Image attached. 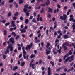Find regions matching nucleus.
I'll return each mask as SVG.
<instances>
[{
    "label": "nucleus",
    "mask_w": 75,
    "mask_h": 75,
    "mask_svg": "<svg viewBox=\"0 0 75 75\" xmlns=\"http://www.w3.org/2000/svg\"><path fill=\"white\" fill-rule=\"evenodd\" d=\"M61 68L60 67L59 68L56 69V71H57V72H59V71H60V70H61Z\"/></svg>",
    "instance_id": "nucleus-36"
},
{
    "label": "nucleus",
    "mask_w": 75,
    "mask_h": 75,
    "mask_svg": "<svg viewBox=\"0 0 75 75\" xmlns=\"http://www.w3.org/2000/svg\"><path fill=\"white\" fill-rule=\"evenodd\" d=\"M41 33H39L38 35V37H39V38H40V37H41Z\"/></svg>",
    "instance_id": "nucleus-60"
},
{
    "label": "nucleus",
    "mask_w": 75,
    "mask_h": 75,
    "mask_svg": "<svg viewBox=\"0 0 75 75\" xmlns=\"http://www.w3.org/2000/svg\"><path fill=\"white\" fill-rule=\"evenodd\" d=\"M11 48V46L9 45L8 46L7 48V50H8L9 49H10V48Z\"/></svg>",
    "instance_id": "nucleus-55"
},
{
    "label": "nucleus",
    "mask_w": 75,
    "mask_h": 75,
    "mask_svg": "<svg viewBox=\"0 0 75 75\" xmlns=\"http://www.w3.org/2000/svg\"><path fill=\"white\" fill-rule=\"evenodd\" d=\"M67 18V16L66 14H64L62 16L60 17V19H66Z\"/></svg>",
    "instance_id": "nucleus-4"
},
{
    "label": "nucleus",
    "mask_w": 75,
    "mask_h": 75,
    "mask_svg": "<svg viewBox=\"0 0 75 75\" xmlns=\"http://www.w3.org/2000/svg\"><path fill=\"white\" fill-rule=\"evenodd\" d=\"M35 54H31L30 56V58L32 59L33 58H35Z\"/></svg>",
    "instance_id": "nucleus-14"
},
{
    "label": "nucleus",
    "mask_w": 75,
    "mask_h": 75,
    "mask_svg": "<svg viewBox=\"0 0 75 75\" xmlns=\"http://www.w3.org/2000/svg\"><path fill=\"white\" fill-rule=\"evenodd\" d=\"M6 51L8 53V54H9V52H10V51H9V50H8V49H7L6 50Z\"/></svg>",
    "instance_id": "nucleus-58"
},
{
    "label": "nucleus",
    "mask_w": 75,
    "mask_h": 75,
    "mask_svg": "<svg viewBox=\"0 0 75 75\" xmlns=\"http://www.w3.org/2000/svg\"><path fill=\"white\" fill-rule=\"evenodd\" d=\"M67 75V74H66L65 73H64L62 74H60V75Z\"/></svg>",
    "instance_id": "nucleus-63"
},
{
    "label": "nucleus",
    "mask_w": 75,
    "mask_h": 75,
    "mask_svg": "<svg viewBox=\"0 0 75 75\" xmlns=\"http://www.w3.org/2000/svg\"><path fill=\"white\" fill-rule=\"evenodd\" d=\"M7 33V31H6V30H4V35H6Z\"/></svg>",
    "instance_id": "nucleus-19"
},
{
    "label": "nucleus",
    "mask_w": 75,
    "mask_h": 75,
    "mask_svg": "<svg viewBox=\"0 0 75 75\" xmlns=\"http://www.w3.org/2000/svg\"><path fill=\"white\" fill-rule=\"evenodd\" d=\"M57 7L58 8H61V5L58 4L57 5Z\"/></svg>",
    "instance_id": "nucleus-49"
},
{
    "label": "nucleus",
    "mask_w": 75,
    "mask_h": 75,
    "mask_svg": "<svg viewBox=\"0 0 75 75\" xmlns=\"http://www.w3.org/2000/svg\"><path fill=\"white\" fill-rule=\"evenodd\" d=\"M34 62V59H32L30 63V66L31 67H32L33 69H35V64H32V63Z\"/></svg>",
    "instance_id": "nucleus-3"
},
{
    "label": "nucleus",
    "mask_w": 75,
    "mask_h": 75,
    "mask_svg": "<svg viewBox=\"0 0 75 75\" xmlns=\"http://www.w3.org/2000/svg\"><path fill=\"white\" fill-rule=\"evenodd\" d=\"M11 43H12V44H14L15 43V41H14V38L13 37L11 38L9 40Z\"/></svg>",
    "instance_id": "nucleus-2"
},
{
    "label": "nucleus",
    "mask_w": 75,
    "mask_h": 75,
    "mask_svg": "<svg viewBox=\"0 0 75 75\" xmlns=\"http://www.w3.org/2000/svg\"><path fill=\"white\" fill-rule=\"evenodd\" d=\"M57 42H59V40L58 39H56L55 41V47H57V45L58 44V43H57Z\"/></svg>",
    "instance_id": "nucleus-7"
},
{
    "label": "nucleus",
    "mask_w": 75,
    "mask_h": 75,
    "mask_svg": "<svg viewBox=\"0 0 75 75\" xmlns=\"http://www.w3.org/2000/svg\"><path fill=\"white\" fill-rule=\"evenodd\" d=\"M50 52L51 50H48L47 52H46V54H47V55H49Z\"/></svg>",
    "instance_id": "nucleus-25"
},
{
    "label": "nucleus",
    "mask_w": 75,
    "mask_h": 75,
    "mask_svg": "<svg viewBox=\"0 0 75 75\" xmlns=\"http://www.w3.org/2000/svg\"><path fill=\"white\" fill-rule=\"evenodd\" d=\"M6 20H4L2 21V23H6Z\"/></svg>",
    "instance_id": "nucleus-52"
},
{
    "label": "nucleus",
    "mask_w": 75,
    "mask_h": 75,
    "mask_svg": "<svg viewBox=\"0 0 75 75\" xmlns=\"http://www.w3.org/2000/svg\"><path fill=\"white\" fill-rule=\"evenodd\" d=\"M49 10L48 11V13H49V12H50L51 13H52V10H53V9L51 8H51L50 7L48 8Z\"/></svg>",
    "instance_id": "nucleus-8"
},
{
    "label": "nucleus",
    "mask_w": 75,
    "mask_h": 75,
    "mask_svg": "<svg viewBox=\"0 0 75 75\" xmlns=\"http://www.w3.org/2000/svg\"><path fill=\"white\" fill-rule=\"evenodd\" d=\"M68 57V54H66V55H65L63 57V59L64 60H65V58H66V57Z\"/></svg>",
    "instance_id": "nucleus-31"
},
{
    "label": "nucleus",
    "mask_w": 75,
    "mask_h": 75,
    "mask_svg": "<svg viewBox=\"0 0 75 75\" xmlns=\"http://www.w3.org/2000/svg\"><path fill=\"white\" fill-rule=\"evenodd\" d=\"M43 62V61H42V60H40L39 61V65H41V63Z\"/></svg>",
    "instance_id": "nucleus-30"
},
{
    "label": "nucleus",
    "mask_w": 75,
    "mask_h": 75,
    "mask_svg": "<svg viewBox=\"0 0 75 75\" xmlns=\"http://www.w3.org/2000/svg\"><path fill=\"white\" fill-rule=\"evenodd\" d=\"M12 23H11V25H12V26L13 27H15L16 26V25H15V24H14V23H15V21H11Z\"/></svg>",
    "instance_id": "nucleus-10"
},
{
    "label": "nucleus",
    "mask_w": 75,
    "mask_h": 75,
    "mask_svg": "<svg viewBox=\"0 0 75 75\" xmlns=\"http://www.w3.org/2000/svg\"><path fill=\"white\" fill-rule=\"evenodd\" d=\"M48 75H51L52 74V73L51 72V71H47Z\"/></svg>",
    "instance_id": "nucleus-27"
},
{
    "label": "nucleus",
    "mask_w": 75,
    "mask_h": 75,
    "mask_svg": "<svg viewBox=\"0 0 75 75\" xmlns=\"http://www.w3.org/2000/svg\"><path fill=\"white\" fill-rule=\"evenodd\" d=\"M57 51H58L59 54H61V49H60L58 50H57Z\"/></svg>",
    "instance_id": "nucleus-53"
},
{
    "label": "nucleus",
    "mask_w": 75,
    "mask_h": 75,
    "mask_svg": "<svg viewBox=\"0 0 75 75\" xmlns=\"http://www.w3.org/2000/svg\"><path fill=\"white\" fill-rule=\"evenodd\" d=\"M50 44L49 43H47L46 46L47 48H48L50 47Z\"/></svg>",
    "instance_id": "nucleus-24"
},
{
    "label": "nucleus",
    "mask_w": 75,
    "mask_h": 75,
    "mask_svg": "<svg viewBox=\"0 0 75 75\" xmlns=\"http://www.w3.org/2000/svg\"><path fill=\"white\" fill-rule=\"evenodd\" d=\"M33 15H34V17H36V13L34 12L33 13Z\"/></svg>",
    "instance_id": "nucleus-61"
},
{
    "label": "nucleus",
    "mask_w": 75,
    "mask_h": 75,
    "mask_svg": "<svg viewBox=\"0 0 75 75\" xmlns=\"http://www.w3.org/2000/svg\"><path fill=\"white\" fill-rule=\"evenodd\" d=\"M41 5H40L38 7V10H40V8H41Z\"/></svg>",
    "instance_id": "nucleus-59"
},
{
    "label": "nucleus",
    "mask_w": 75,
    "mask_h": 75,
    "mask_svg": "<svg viewBox=\"0 0 75 75\" xmlns=\"http://www.w3.org/2000/svg\"><path fill=\"white\" fill-rule=\"evenodd\" d=\"M72 27H73V30H75V24H73L72 25Z\"/></svg>",
    "instance_id": "nucleus-32"
},
{
    "label": "nucleus",
    "mask_w": 75,
    "mask_h": 75,
    "mask_svg": "<svg viewBox=\"0 0 75 75\" xmlns=\"http://www.w3.org/2000/svg\"><path fill=\"white\" fill-rule=\"evenodd\" d=\"M3 58L4 59H6V56L5 55H3Z\"/></svg>",
    "instance_id": "nucleus-41"
},
{
    "label": "nucleus",
    "mask_w": 75,
    "mask_h": 75,
    "mask_svg": "<svg viewBox=\"0 0 75 75\" xmlns=\"http://www.w3.org/2000/svg\"><path fill=\"white\" fill-rule=\"evenodd\" d=\"M58 11H59V9L58 8H57L56 11V9H55L54 10V13L55 14L56 13H58Z\"/></svg>",
    "instance_id": "nucleus-15"
},
{
    "label": "nucleus",
    "mask_w": 75,
    "mask_h": 75,
    "mask_svg": "<svg viewBox=\"0 0 75 75\" xmlns=\"http://www.w3.org/2000/svg\"><path fill=\"white\" fill-rule=\"evenodd\" d=\"M69 59H70V57H67L66 59L65 60L64 62H67L69 60Z\"/></svg>",
    "instance_id": "nucleus-22"
},
{
    "label": "nucleus",
    "mask_w": 75,
    "mask_h": 75,
    "mask_svg": "<svg viewBox=\"0 0 75 75\" xmlns=\"http://www.w3.org/2000/svg\"><path fill=\"white\" fill-rule=\"evenodd\" d=\"M20 38V36L19 35H17L16 37V39H18V38Z\"/></svg>",
    "instance_id": "nucleus-46"
},
{
    "label": "nucleus",
    "mask_w": 75,
    "mask_h": 75,
    "mask_svg": "<svg viewBox=\"0 0 75 75\" xmlns=\"http://www.w3.org/2000/svg\"><path fill=\"white\" fill-rule=\"evenodd\" d=\"M14 1V0H9V2L10 3H12Z\"/></svg>",
    "instance_id": "nucleus-47"
},
{
    "label": "nucleus",
    "mask_w": 75,
    "mask_h": 75,
    "mask_svg": "<svg viewBox=\"0 0 75 75\" xmlns=\"http://www.w3.org/2000/svg\"><path fill=\"white\" fill-rule=\"evenodd\" d=\"M32 22L33 23H37V21L35 19H33L32 20Z\"/></svg>",
    "instance_id": "nucleus-34"
},
{
    "label": "nucleus",
    "mask_w": 75,
    "mask_h": 75,
    "mask_svg": "<svg viewBox=\"0 0 75 75\" xmlns=\"http://www.w3.org/2000/svg\"><path fill=\"white\" fill-rule=\"evenodd\" d=\"M20 31H21L22 33H25L26 32V30H25L24 28H23V29H20Z\"/></svg>",
    "instance_id": "nucleus-6"
},
{
    "label": "nucleus",
    "mask_w": 75,
    "mask_h": 75,
    "mask_svg": "<svg viewBox=\"0 0 75 75\" xmlns=\"http://www.w3.org/2000/svg\"><path fill=\"white\" fill-rule=\"evenodd\" d=\"M44 8H42V10H41V11H40V13H43V12H44Z\"/></svg>",
    "instance_id": "nucleus-44"
},
{
    "label": "nucleus",
    "mask_w": 75,
    "mask_h": 75,
    "mask_svg": "<svg viewBox=\"0 0 75 75\" xmlns=\"http://www.w3.org/2000/svg\"><path fill=\"white\" fill-rule=\"evenodd\" d=\"M70 19H74V18H73V15H71L70 16Z\"/></svg>",
    "instance_id": "nucleus-35"
},
{
    "label": "nucleus",
    "mask_w": 75,
    "mask_h": 75,
    "mask_svg": "<svg viewBox=\"0 0 75 75\" xmlns=\"http://www.w3.org/2000/svg\"><path fill=\"white\" fill-rule=\"evenodd\" d=\"M11 15V12H9L8 15V17H10Z\"/></svg>",
    "instance_id": "nucleus-38"
},
{
    "label": "nucleus",
    "mask_w": 75,
    "mask_h": 75,
    "mask_svg": "<svg viewBox=\"0 0 75 75\" xmlns=\"http://www.w3.org/2000/svg\"><path fill=\"white\" fill-rule=\"evenodd\" d=\"M28 11V9H27L26 8H24L23 9L24 12L25 13H27V11Z\"/></svg>",
    "instance_id": "nucleus-21"
},
{
    "label": "nucleus",
    "mask_w": 75,
    "mask_h": 75,
    "mask_svg": "<svg viewBox=\"0 0 75 75\" xmlns=\"http://www.w3.org/2000/svg\"><path fill=\"white\" fill-rule=\"evenodd\" d=\"M40 42V40H37L35 41V43H37V42Z\"/></svg>",
    "instance_id": "nucleus-40"
},
{
    "label": "nucleus",
    "mask_w": 75,
    "mask_h": 75,
    "mask_svg": "<svg viewBox=\"0 0 75 75\" xmlns=\"http://www.w3.org/2000/svg\"><path fill=\"white\" fill-rule=\"evenodd\" d=\"M70 59L71 60H69V62H71L72 61H74V55H72L70 56Z\"/></svg>",
    "instance_id": "nucleus-5"
},
{
    "label": "nucleus",
    "mask_w": 75,
    "mask_h": 75,
    "mask_svg": "<svg viewBox=\"0 0 75 75\" xmlns=\"http://www.w3.org/2000/svg\"><path fill=\"white\" fill-rule=\"evenodd\" d=\"M29 22V20L28 19H26L25 20V24H27Z\"/></svg>",
    "instance_id": "nucleus-23"
},
{
    "label": "nucleus",
    "mask_w": 75,
    "mask_h": 75,
    "mask_svg": "<svg viewBox=\"0 0 75 75\" xmlns=\"http://www.w3.org/2000/svg\"><path fill=\"white\" fill-rule=\"evenodd\" d=\"M62 33H60L59 34V35H58L57 37V38L59 39V38H61V36H62Z\"/></svg>",
    "instance_id": "nucleus-16"
},
{
    "label": "nucleus",
    "mask_w": 75,
    "mask_h": 75,
    "mask_svg": "<svg viewBox=\"0 0 75 75\" xmlns=\"http://www.w3.org/2000/svg\"><path fill=\"white\" fill-rule=\"evenodd\" d=\"M19 4H21V3H24V1L23 0H20L19 1Z\"/></svg>",
    "instance_id": "nucleus-26"
},
{
    "label": "nucleus",
    "mask_w": 75,
    "mask_h": 75,
    "mask_svg": "<svg viewBox=\"0 0 75 75\" xmlns=\"http://www.w3.org/2000/svg\"><path fill=\"white\" fill-rule=\"evenodd\" d=\"M57 35V31H55L54 33V37H55Z\"/></svg>",
    "instance_id": "nucleus-39"
},
{
    "label": "nucleus",
    "mask_w": 75,
    "mask_h": 75,
    "mask_svg": "<svg viewBox=\"0 0 75 75\" xmlns=\"http://www.w3.org/2000/svg\"><path fill=\"white\" fill-rule=\"evenodd\" d=\"M11 35H14V37H16V36L17 35V34H16V33H15V32H12L11 34Z\"/></svg>",
    "instance_id": "nucleus-11"
},
{
    "label": "nucleus",
    "mask_w": 75,
    "mask_h": 75,
    "mask_svg": "<svg viewBox=\"0 0 75 75\" xmlns=\"http://www.w3.org/2000/svg\"><path fill=\"white\" fill-rule=\"evenodd\" d=\"M64 39H67L68 38L69 36L67 35H64Z\"/></svg>",
    "instance_id": "nucleus-12"
},
{
    "label": "nucleus",
    "mask_w": 75,
    "mask_h": 75,
    "mask_svg": "<svg viewBox=\"0 0 75 75\" xmlns=\"http://www.w3.org/2000/svg\"><path fill=\"white\" fill-rule=\"evenodd\" d=\"M18 69V67H17V66H16L14 67L13 69V71H16V69Z\"/></svg>",
    "instance_id": "nucleus-17"
},
{
    "label": "nucleus",
    "mask_w": 75,
    "mask_h": 75,
    "mask_svg": "<svg viewBox=\"0 0 75 75\" xmlns=\"http://www.w3.org/2000/svg\"><path fill=\"white\" fill-rule=\"evenodd\" d=\"M73 7H74V8L75 10V3H73Z\"/></svg>",
    "instance_id": "nucleus-62"
},
{
    "label": "nucleus",
    "mask_w": 75,
    "mask_h": 75,
    "mask_svg": "<svg viewBox=\"0 0 75 75\" xmlns=\"http://www.w3.org/2000/svg\"><path fill=\"white\" fill-rule=\"evenodd\" d=\"M10 51H13V47L11 46L10 48Z\"/></svg>",
    "instance_id": "nucleus-37"
},
{
    "label": "nucleus",
    "mask_w": 75,
    "mask_h": 75,
    "mask_svg": "<svg viewBox=\"0 0 75 75\" xmlns=\"http://www.w3.org/2000/svg\"><path fill=\"white\" fill-rule=\"evenodd\" d=\"M40 5L41 6H43V7H45V4H41Z\"/></svg>",
    "instance_id": "nucleus-54"
},
{
    "label": "nucleus",
    "mask_w": 75,
    "mask_h": 75,
    "mask_svg": "<svg viewBox=\"0 0 75 75\" xmlns=\"http://www.w3.org/2000/svg\"><path fill=\"white\" fill-rule=\"evenodd\" d=\"M62 46L63 48H64V50H67V49H68V47H67V46H64V44H63L62 45Z\"/></svg>",
    "instance_id": "nucleus-13"
},
{
    "label": "nucleus",
    "mask_w": 75,
    "mask_h": 75,
    "mask_svg": "<svg viewBox=\"0 0 75 75\" xmlns=\"http://www.w3.org/2000/svg\"><path fill=\"white\" fill-rule=\"evenodd\" d=\"M67 9L68 8L67 7V6H65L64 8V10H67Z\"/></svg>",
    "instance_id": "nucleus-57"
},
{
    "label": "nucleus",
    "mask_w": 75,
    "mask_h": 75,
    "mask_svg": "<svg viewBox=\"0 0 75 75\" xmlns=\"http://www.w3.org/2000/svg\"><path fill=\"white\" fill-rule=\"evenodd\" d=\"M10 23H9L8 22L5 24V26H7L8 25H10Z\"/></svg>",
    "instance_id": "nucleus-42"
},
{
    "label": "nucleus",
    "mask_w": 75,
    "mask_h": 75,
    "mask_svg": "<svg viewBox=\"0 0 75 75\" xmlns=\"http://www.w3.org/2000/svg\"><path fill=\"white\" fill-rule=\"evenodd\" d=\"M28 4H26L24 6V7L25 8H28Z\"/></svg>",
    "instance_id": "nucleus-45"
},
{
    "label": "nucleus",
    "mask_w": 75,
    "mask_h": 75,
    "mask_svg": "<svg viewBox=\"0 0 75 75\" xmlns=\"http://www.w3.org/2000/svg\"><path fill=\"white\" fill-rule=\"evenodd\" d=\"M26 14V16H29V15H30V13H28L27 12H26V13H25Z\"/></svg>",
    "instance_id": "nucleus-51"
},
{
    "label": "nucleus",
    "mask_w": 75,
    "mask_h": 75,
    "mask_svg": "<svg viewBox=\"0 0 75 75\" xmlns=\"http://www.w3.org/2000/svg\"><path fill=\"white\" fill-rule=\"evenodd\" d=\"M67 55H68V57L69 55H72V50H71L69 51L68 52V54H67Z\"/></svg>",
    "instance_id": "nucleus-9"
},
{
    "label": "nucleus",
    "mask_w": 75,
    "mask_h": 75,
    "mask_svg": "<svg viewBox=\"0 0 75 75\" xmlns=\"http://www.w3.org/2000/svg\"><path fill=\"white\" fill-rule=\"evenodd\" d=\"M45 73V71H43L42 72V75H44Z\"/></svg>",
    "instance_id": "nucleus-64"
},
{
    "label": "nucleus",
    "mask_w": 75,
    "mask_h": 75,
    "mask_svg": "<svg viewBox=\"0 0 75 75\" xmlns=\"http://www.w3.org/2000/svg\"><path fill=\"white\" fill-rule=\"evenodd\" d=\"M23 55H26L27 54V52H26V51H25V50H23Z\"/></svg>",
    "instance_id": "nucleus-29"
},
{
    "label": "nucleus",
    "mask_w": 75,
    "mask_h": 75,
    "mask_svg": "<svg viewBox=\"0 0 75 75\" xmlns=\"http://www.w3.org/2000/svg\"><path fill=\"white\" fill-rule=\"evenodd\" d=\"M22 57V54H20L19 56V58H20L21 57Z\"/></svg>",
    "instance_id": "nucleus-56"
},
{
    "label": "nucleus",
    "mask_w": 75,
    "mask_h": 75,
    "mask_svg": "<svg viewBox=\"0 0 75 75\" xmlns=\"http://www.w3.org/2000/svg\"><path fill=\"white\" fill-rule=\"evenodd\" d=\"M53 52H54V54H57V52L55 51V50H53Z\"/></svg>",
    "instance_id": "nucleus-43"
},
{
    "label": "nucleus",
    "mask_w": 75,
    "mask_h": 75,
    "mask_svg": "<svg viewBox=\"0 0 75 75\" xmlns=\"http://www.w3.org/2000/svg\"><path fill=\"white\" fill-rule=\"evenodd\" d=\"M18 13L17 12L14 14V16H18Z\"/></svg>",
    "instance_id": "nucleus-50"
},
{
    "label": "nucleus",
    "mask_w": 75,
    "mask_h": 75,
    "mask_svg": "<svg viewBox=\"0 0 75 75\" xmlns=\"http://www.w3.org/2000/svg\"><path fill=\"white\" fill-rule=\"evenodd\" d=\"M25 64V62H24L23 63H21V67H24Z\"/></svg>",
    "instance_id": "nucleus-18"
},
{
    "label": "nucleus",
    "mask_w": 75,
    "mask_h": 75,
    "mask_svg": "<svg viewBox=\"0 0 75 75\" xmlns=\"http://www.w3.org/2000/svg\"><path fill=\"white\" fill-rule=\"evenodd\" d=\"M33 46V43H31L30 45H27V46L25 47V49L27 51L28 50V49L29 50H30L31 48H32V47Z\"/></svg>",
    "instance_id": "nucleus-1"
},
{
    "label": "nucleus",
    "mask_w": 75,
    "mask_h": 75,
    "mask_svg": "<svg viewBox=\"0 0 75 75\" xmlns=\"http://www.w3.org/2000/svg\"><path fill=\"white\" fill-rule=\"evenodd\" d=\"M49 31V30H48V29H47L46 30V35H48V34Z\"/></svg>",
    "instance_id": "nucleus-48"
},
{
    "label": "nucleus",
    "mask_w": 75,
    "mask_h": 75,
    "mask_svg": "<svg viewBox=\"0 0 75 75\" xmlns=\"http://www.w3.org/2000/svg\"><path fill=\"white\" fill-rule=\"evenodd\" d=\"M72 20L73 21V22L74 23H73V24H75V20L74 19H70V21H72Z\"/></svg>",
    "instance_id": "nucleus-28"
},
{
    "label": "nucleus",
    "mask_w": 75,
    "mask_h": 75,
    "mask_svg": "<svg viewBox=\"0 0 75 75\" xmlns=\"http://www.w3.org/2000/svg\"><path fill=\"white\" fill-rule=\"evenodd\" d=\"M57 33L58 34H62V31H61V30L60 29L59 30L57 31Z\"/></svg>",
    "instance_id": "nucleus-20"
},
{
    "label": "nucleus",
    "mask_w": 75,
    "mask_h": 75,
    "mask_svg": "<svg viewBox=\"0 0 75 75\" xmlns=\"http://www.w3.org/2000/svg\"><path fill=\"white\" fill-rule=\"evenodd\" d=\"M50 64L52 65V66H54V63L52 61H50Z\"/></svg>",
    "instance_id": "nucleus-33"
}]
</instances>
